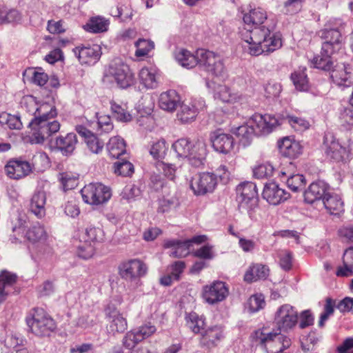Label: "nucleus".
<instances>
[{"instance_id": "nucleus-1", "label": "nucleus", "mask_w": 353, "mask_h": 353, "mask_svg": "<svg viewBox=\"0 0 353 353\" xmlns=\"http://www.w3.org/2000/svg\"><path fill=\"white\" fill-rule=\"evenodd\" d=\"M267 19L266 12L261 8H255L243 16V21L250 28H244L241 31L243 47L252 56L271 52L281 47V39L263 26Z\"/></svg>"}, {"instance_id": "nucleus-2", "label": "nucleus", "mask_w": 353, "mask_h": 353, "mask_svg": "<svg viewBox=\"0 0 353 353\" xmlns=\"http://www.w3.org/2000/svg\"><path fill=\"white\" fill-rule=\"evenodd\" d=\"M37 110V117L28 122V127L32 131L30 142L43 143L60 130L61 125L58 121L53 120L57 115V109L54 105L43 103Z\"/></svg>"}, {"instance_id": "nucleus-3", "label": "nucleus", "mask_w": 353, "mask_h": 353, "mask_svg": "<svg viewBox=\"0 0 353 353\" xmlns=\"http://www.w3.org/2000/svg\"><path fill=\"white\" fill-rule=\"evenodd\" d=\"M341 21L330 20L319 32L320 37L325 40L322 45L321 55L312 60L314 67L323 70H330L332 67V55L340 49L341 34L339 30Z\"/></svg>"}, {"instance_id": "nucleus-4", "label": "nucleus", "mask_w": 353, "mask_h": 353, "mask_svg": "<svg viewBox=\"0 0 353 353\" xmlns=\"http://www.w3.org/2000/svg\"><path fill=\"white\" fill-rule=\"evenodd\" d=\"M172 149L179 159H187L194 167L204 164L207 145L203 139H198L193 144L188 139H179L172 144Z\"/></svg>"}, {"instance_id": "nucleus-5", "label": "nucleus", "mask_w": 353, "mask_h": 353, "mask_svg": "<svg viewBox=\"0 0 353 353\" xmlns=\"http://www.w3.org/2000/svg\"><path fill=\"white\" fill-rule=\"evenodd\" d=\"M26 323L30 332L40 337L49 336L57 327L55 321L51 316L40 307L31 310L26 317Z\"/></svg>"}, {"instance_id": "nucleus-6", "label": "nucleus", "mask_w": 353, "mask_h": 353, "mask_svg": "<svg viewBox=\"0 0 353 353\" xmlns=\"http://www.w3.org/2000/svg\"><path fill=\"white\" fill-rule=\"evenodd\" d=\"M252 337L253 341L265 348L268 353H278L291 344L288 337L276 332H270L267 329L256 330Z\"/></svg>"}, {"instance_id": "nucleus-7", "label": "nucleus", "mask_w": 353, "mask_h": 353, "mask_svg": "<svg viewBox=\"0 0 353 353\" xmlns=\"http://www.w3.org/2000/svg\"><path fill=\"white\" fill-rule=\"evenodd\" d=\"M103 80L106 83L116 82L117 84L125 88L134 83V74L129 66L121 59L113 60L105 70Z\"/></svg>"}, {"instance_id": "nucleus-8", "label": "nucleus", "mask_w": 353, "mask_h": 353, "mask_svg": "<svg viewBox=\"0 0 353 353\" xmlns=\"http://www.w3.org/2000/svg\"><path fill=\"white\" fill-rule=\"evenodd\" d=\"M239 208L241 212H248L252 216V212L257 206V191L256 186L252 182H244L239 184L236 188Z\"/></svg>"}, {"instance_id": "nucleus-9", "label": "nucleus", "mask_w": 353, "mask_h": 353, "mask_svg": "<svg viewBox=\"0 0 353 353\" xmlns=\"http://www.w3.org/2000/svg\"><path fill=\"white\" fill-rule=\"evenodd\" d=\"M83 200L90 205H100L107 202L112 196L109 187L101 183H90L81 191Z\"/></svg>"}, {"instance_id": "nucleus-10", "label": "nucleus", "mask_w": 353, "mask_h": 353, "mask_svg": "<svg viewBox=\"0 0 353 353\" xmlns=\"http://www.w3.org/2000/svg\"><path fill=\"white\" fill-rule=\"evenodd\" d=\"M298 313L289 304L279 307L274 314V323L280 331L288 332L297 323Z\"/></svg>"}, {"instance_id": "nucleus-11", "label": "nucleus", "mask_w": 353, "mask_h": 353, "mask_svg": "<svg viewBox=\"0 0 353 353\" xmlns=\"http://www.w3.org/2000/svg\"><path fill=\"white\" fill-rule=\"evenodd\" d=\"M216 176L210 172H203L193 176L190 186L196 195L212 192L216 185Z\"/></svg>"}, {"instance_id": "nucleus-12", "label": "nucleus", "mask_w": 353, "mask_h": 353, "mask_svg": "<svg viewBox=\"0 0 353 353\" xmlns=\"http://www.w3.org/2000/svg\"><path fill=\"white\" fill-rule=\"evenodd\" d=\"M199 64L209 72L216 76L221 75L224 71L221 58L214 52L204 49L197 50Z\"/></svg>"}, {"instance_id": "nucleus-13", "label": "nucleus", "mask_w": 353, "mask_h": 353, "mask_svg": "<svg viewBox=\"0 0 353 353\" xmlns=\"http://www.w3.org/2000/svg\"><path fill=\"white\" fill-rule=\"evenodd\" d=\"M228 288L222 281L213 282L203 286L202 290V297L210 305H214L223 301L228 296Z\"/></svg>"}, {"instance_id": "nucleus-14", "label": "nucleus", "mask_w": 353, "mask_h": 353, "mask_svg": "<svg viewBox=\"0 0 353 353\" xmlns=\"http://www.w3.org/2000/svg\"><path fill=\"white\" fill-rule=\"evenodd\" d=\"M107 319L106 330L108 334L115 336L125 332L128 328L126 318L117 308L108 307L105 310Z\"/></svg>"}, {"instance_id": "nucleus-15", "label": "nucleus", "mask_w": 353, "mask_h": 353, "mask_svg": "<svg viewBox=\"0 0 353 353\" xmlns=\"http://www.w3.org/2000/svg\"><path fill=\"white\" fill-rule=\"evenodd\" d=\"M250 123L253 125L256 135L268 134L279 124L274 116L260 114H254L250 119Z\"/></svg>"}, {"instance_id": "nucleus-16", "label": "nucleus", "mask_w": 353, "mask_h": 353, "mask_svg": "<svg viewBox=\"0 0 353 353\" xmlns=\"http://www.w3.org/2000/svg\"><path fill=\"white\" fill-rule=\"evenodd\" d=\"M119 271L123 279L132 281L143 276L147 272V267L139 259H131L122 263L119 267Z\"/></svg>"}, {"instance_id": "nucleus-17", "label": "nucleus", "mask_w": 353, "mask_h": 353, "mask_svg": "<svg viewBox=\"0 0 353 353\" xmlns=\"http://www.w3.org/2000/svg\"><path fill=\"white\" fill-rule=\"evenodd\" d=\"M323 147L326 156L336 161H343L347 154L345 148L330 134L325 135Z\"/></svg>"}, {"instance_id": "nucleus-18", "label": "nucleus", "mask_w": 353, "mask_h": 353, "mask_svg": "<svg viewBox=\"0 0 353 353\" xmlns=\"http://www.w3.org/2000/svg\"><path fill=\"white\" fill-rule=\"evenodd\" d=\"M262 196L270 204L276 205L286 201L290 194L276 183L272 182L265 185Z\"/></svg>"}, {"instance_id": "nucleus-19", "label": "nucleus", "mask_w": 353, "mask_h": 353, "mask_svg": "<svg viewBox=\"0 0 353 353\" xmlns=\"http://www.w3.org/2000/svg\"><path fill=\"white\" fill-rule=\"evenodd\" d=\"M223 338V330L219 325L211 326L201 332L200 345L208 350H211L221 342Z\"/></svg>"}, {"instance_id": "nucleus-20", "label": "nucleus", "mask_w": 353, "mask_h": 353, "mask_svg": "<svg viewBox=\"0 0 353 353\" xmlns=\"http://www.w3.org/2000/svg\"><path fill=\"white\" fill-rule=\"evenodd\" d=\"M351 70L350 65L337 63L332 70L330 77L336 85L349 87L353 83V74Z\"/></svg>"}, {"instance_id": "nucleus-21", "label": "nucleus", "mask_w": 353, "mask_h": 353, "mask_svg": "<svg viewBox=\"0 0 353 353\" xmlns=\"http://www.w3.org/2000/svg\"><path fill=\"white\" fill-rule=\"evenodd\" d=\"M5 171L8 177L12 179H20L28 175L32 171L30 164L21 159H12L5 166Z\"/></svg>"}, {"instance_id": "nucleus-22", "label": "nucleus", "mask_w": 353, "mask_h": 353, "mask_svg": "<svg viewBox=\"0 0 353 353\" xmlns=\"http://www.w3.org/2000/svg\"><path fill=\"white\" fill-rule=\"evenodd\" d=\"M52 146L61 151L63 154L70 155L74 150L77 144L76 134L70 132L65 135H60L54 140H50Z\"/></svg>"}, {"instance_id": "nucleus-23", "label": "nucleus", "mask_w": 353, "mask_h": 353, "mask_svg": "<svg viewBox=\"0 0 353 353\" xmlns=\"http://www.w3.org/2000/svg\"><path fill=\"white\" fill-rule=\"evenodd\" d=\"M294 165L290 163L288 166L281 171V176L287 177L286 184L288 187L293 192H297L302 191L305 186V179L303 175L299 174H293Z\"/></svg>"}, {"instance_id": "nucleus-24", "label": "nucleus", "mask_w": 353, "mask_h": 353, "mask_svg": "<svg viewBox=\"0 0 353 353\" xmlns=\"http://www.w3.org/2000/svg\"><path fill=\"white\" fill-rule=\"evenodd\" d=\"M210 139L214 150L221 153L227 154L233 149L234 139L230 134L214 132Z\"/></svg>"}, {"instance_id": "nucleus-25", "label": "nucleus", "mask_w": 353, "mask_h": 353, "mask_svg": "<svg viewBox=\"0 0 353 353\" xmlns=\"http://www.w3.org/2000/svg\"><path fill=\"white\" fill-rule=\"evenodd\" d=\"M327 192V186L323 181L312 183L304 192V199L308 203L323 199Z\"/></svg>"}, {"instance_id": "nucleus-26", "label": "nucleus", "mask_w": 353, "mask_h": 353, "mask_svg": "<svg viewBox=\"0 0 353 353\" xmlns=\"http://www.w3.org/2000/svg\"><path fill=\"white\" fill-rule=\"evenodd\" d=\"M180 101L181 98L178 93L170 90L160 94L159 105L162 110L172 112L179 105Z\"/></svg>"}, {"instance_id": "nucleus-27", "label": "nucleus", "mask_w": 353, "mask_h": 353, "mask_svg": "<svg viewBox=\"0 0 353 353\" xmlns=\"http://www.w3.org/2000/svg\"><path fill=\"white\" fill-rule=\"evenodd\" d=\"M78 50V57L81 63L93 64L101 57V48L99 45L83 46Z\"/></svg>"}, {"instance_id": "nucleus-28", "label": "nucleus", "mask_w": 353, "mask_h": 353, "mask_svg": "<svg viewBox=\"0 0 353 353\" xmlns=\"http://www.w3.org/2000/svg\"><path fill=\"white\" fill-rule=\"evenodd\" d=\"M17 281V275L8 271L0 274V304L6 300Z\"/></svg>"}, {"instance_id": "nucleus-29", "label": "nucleus", "mask_w": 353, "mask_h": 353, "mask_svg": "<svg viewBox=\"0 0 353 353\" xmlns=\"http://www.w3.org/2000/svg\"><path fill=\"white\" fill-rule=\"evenodd\" d=\"M190 244L188 241H181L175 239L165 240L163 247L172 248L170 255L175 258L185 257L189 254Z\"/></svg>"}, {"instance_id": "nucleus-30", "label": "nucleus", "mask_w": 353, "mask_h": 353, "mask_svg": "<svg viewBox=\"0 0 353 353\" xmlns=\"http://www.w3.org/2000/svg\"><path fill=\"white\" fill-rule=\"evenodd\" d=\"M279 148L282 156L294 159L301 153V146L299 143L292 141L288 137L282 139L279 143Z\"/></svg>"}, {"instance_id": "nucleus-31", "label": "nucleus", "mask_w": 353, "mask_h": 353, "mask_svg": "<svg viewBox=\"0 0 353 353\" xmlns=\"http://www.w3.org/2000/svg\"><path fill=\"white\" fill-rule=\"evenodd\" d=\"M231 132L239 138L243 145L250 144L253 137L256 135L253 125L250 123V119L246 124L239 127H232Z\"/></svg>"}, {"instance_id": "nucleus-32", "label": "nucleus", "mask_w": 353, "mask_h": 353, "mask_svg": "<svg viewBox=\"0 0 353 353\" xmlns=\"http://www.w3.org/2000/svg\"><path fill=\"white\" fill-rule=\"evenodd\" d=\"M269 274V269L262 264H253L246 271L244 280L251 283L259 279H265Z\"/></svg>"}, {"instance_id": "nucleus-33", "label": "nucleus", "mask_w": 353, "mask_h": 353, "mask_svg": "<svg viewBox=\"0 0 353 353\" xmlns=\"http://www.w3.org/2000/svg\"><path fill=\"white\" fill-rule=\"evenodd\" d=\"M339 276H350L353 275V247L346 249L343 255V265L336 271Z\"/></svg>"}, {"instance_id": "nucleus-34", "label": "nucleus", "mask_w": 353, "mask_h": 353, "mask_svg": "<svg viewBox=\"0 0 353 353\" xmlns=\"http://www.w3.org/2000/svg\"><path fill=\"white\" fill-rule=\"evenodd\" d=\"M214 96L216 99L228 103H235L242 99L241 94L233 92L225 85H219Z\"/></svg>"}, {"instance_id": "nucleus-35", "label": "nucleus", "mask_w": 353, "mask_h": 353, "mask_svg": "<svg viewBox=\"0 0 353 353\" xmlns=\"http://www.w3.org/2000/svg\"><path fill=\"white\" fill-rule=\"evenodd\" d=\"M325 209L330 214H339L343 210V202L336 194L327 192L322 201Z\"/></svg>"}, {"instance_id": "nucleus-36", "label": "nucleus", "mask_w": 353, "mask_h": 353, "mask_svg": "<svg viewBox=\"0 0 353 353\" xmlns=\"http://www.w3.org/2000/svg\"><path fill=\"white\" fill-rule=\"evenodd\" d=\"M198 112L199 110L194 105L183 103L180 105V109L176 116L179 121L182 123H188L195 120Z\"/></svg>"}, {"instance_id": "nucleus-37", "label": "nucleus", "mask_w": 353, "mask_h": 353, "mask_svg": "<svg viewBox=\"0 0 353 353\" xmlns=\"http://www.w3.org/2000/svg\"><path fill=\"white\" fill-rule=\"evenodd\" d=\"M140 83L148 89L156 88L158 85L156 70L153 68H143L139 74Z\"/></svg>"}, {"instance_id": "nucleus-38", "label": "nucleus", "mask_w": 353, "mask_h": 353, "mask_svg": "<svg viewBox=\"0 0 353 353\" xmlns=\"http://www.w3.org/2000/svg\"><path fill=\"white\" fill-rule=\"evenodd\" d=\"M46 196L44 192H36L32 197L30 202V210L38 217H42L46 214Z\"/></svg>"}, {"instance_id": "nucleus-39", "label": "nucleus", "mask_w": 353, "mask_h": 353, "mask_svg": "<svg viewBox=\"0 0 353 353\" xmlns=\"http://www.w3.org/2000/svg\"><path fill=\"white\" fill-rule=\"evenodd\" d=\"M110 108L112 116L117 120L121 122H129L132 120V117L125 103L119 104L115 101H111Z\"/></svg>"}, {"instance_id": "nucleus-40", "label": "nucleus", "mask_w": 353, "mask_h": 353, "mask_svg": "<svg viewBox=\"0 0 353 353\" xmlns=\"http://www.w3.org/2000/svg\"><path fill=\"white\" fill-rule=\"evenodd\" d=\"M107 148L110 155L112 158H119L120 156L125 152V143L120 137H112L108 145Z\"/></svg>"}, {"instance_id": "nucleus-41", "label": "nucleus", "mask_w": 353, "mask_h": 353, "mask_svg": "<svg viewBox=\"0 0 353 353\" xmlns=\"http://www.w3.org/2000/svg\"><path fill=\"white\" fill-rule=\"evenodd\" d=\"M176 61L184 68H192L199 64L197 54L196 56L184 49L179 50L176 54Z\"/></svg>"}, {"instance_id": "nucleus-42", "label": "nucleus", "mask_w": 353, "mask_h": 353, "mask_svg": "<svg viewBox=\"0 0 353 353\" xmlns=\"http://www.w3.org/2000/svg\"><path fill=\"white\" fill-rule=\"evenodd\" d=\"M109 22L103 17H95L90 19L83 28L90 32L99 33L108 30Z\"/></svg>"}, {"instance_id": "nucleus-43", "label": "nucleus", "mask_w": 353, "mask_h": 353, "mask_svg": "<svg viewBox=\"0 0 353 353\" xmlns=\"http://www.w3.org/2000/svg\"><path fill=\"white\" fill-rule=\"evenodd\" d=\"M169 149V145L164 139H160L152 145L150 154L155 159H163Z\"/></svg>"}, {"instance_id": "nucleus-44", "label": "nucleus", "mask_w": 353, "mask_h": 353, "mask_svg": "<svg viewBox=\"0 0 353 353\" xmlns=\"http://www.w3.org/2000/svg\"><path fill=\"white\" fill-rule=\"evenodd\" d=\"M59 180L64 191L75 188L79 183L78 174L68 172L61 173Z\"/></svg>"}, {"instance_id": "nucleus-45", "label": "nucleus", "mask_w": 353, "mask_h": 353, "mask_svg": "<svg viewBox=\"0 0 353 353\" xmlns=\"http://www.w3.org/2000/svg\"><path fill=\"white\" fill-rule=\"evenodd\" d=\"M291 79L297 90L304 92L308 90V80L304 71L294 72L291 74Z\"/></svg>"}, {"instance_id": "nucleus-46", "label": "nucleus", "mask_w": 353, "mask_h": 353, "mask_svg": "<svg viewBox=\"0 0 353 353\" xmlns=\"http://www.w3.org/2000/svg\"><path fill=\"white\" fill-rule=\"evenodd\" d=\"M94 254V244L87 240L80 241L77 245V254L83 259H90Z\"/></svg>"}, {"instance_id": "nucleus-47", "label": "nucleus", "mask_w": 353, "mask_h": 353, "mask_svg": "<svg viewBox=\"0 0 353 353\" xmlns=\"http://www.w3.org/2000/svg\"><path fill=\"white\" fill-rule=\"evenodd\" d=\"M284 119L296 131L305 130L310 126L307 120L294 115H287Z\"/></svg>"}, {"instance_id": "nucleus-48", "label": "nucleus", "mask_w": 353, "mask_h": 353, "mask_svg": "<svg viewBox=\"0 0 353 353\" xmlns=\"http://www.w3.org/2000/svg\"><path fill=\"white\" fill-rule=\"evenodd\" d=\"M21 20V14L15 9H11L8 11L0 10L1 23H19Z\"/></svg>"}, {"instance_id": "nucleus-49", "label": "nucleus", "mask_w": 353, "mask_h": 353, "mask_svg": "<svg viewBox=\"0 0 353 353\" xmlns=\"http://www.w3.org/2000/svg\"><path fill=\"white\" fill-rule=\"evenodd\" d=\"M265 305L264 296L262 294H254L248 301L246 307L250 312H256Z\"/></svg>"}, {"instance_id": "nucleus-50", "label": "nucleus", "mask_w": 353, "mask_h": 353, "mask_svg": "<svg viewBox=\"0 0 353 353\" xmlns=\"http://www.w3.org/2000/svg\"><path fill=\"white\" fill-rule=\"evenodd\" d=\"M114 173L122 176H129L134 172L133 165L128 161H118L114 164Z\"/></svg>"}, {"instance_id": "nucleus-51", "label": "nucleus", "mask_w": 353, "mask_h": 353, "mask_svg": "<svg viewBox=\"0 0 353 353\" xmlns=\"http://www.w3.org/2000/svg\"><path fill=\"white\" fill-rule=\"evenodd\" d=\"M135 46L137 47L135 52L137 57H144L147 55L154 47V44L152 41L146 39H139L135 43Z\"/></svg>"}, {"instance_id": "nucleus-52", "label": "nucleus", "mask_w": 353, "mask_h": 353, "mask_svg": "<svg viewBox=\"0 0 353 353\" xmlns=\"http://www.w3.org/2000/svg\"><path fill=\"white\" fill-rule=\"evenodd\" d=\"M46 231L44 228L39 224L31 227L26 232V236L30 241H38L46 237Z\"/></svg>"}, {"instance_id": "nucleus-53", "label": "nucleus", "mask_w": 353, "mask_h": 353, "mask_svg": "<svg viewBox=\"0 0 353 353\" xmlns=\"http://www.w3.org/2000/svg\"><path fill=\"white\" fill-rule=\"evenodd\" d=\"M274 168L269 163H265L256 166L253 169V173L255 177L258 179H263L272 176Z\"/></svg>"}, {"instance_id": "nucleus-54", "label": "nucleus", "mask_w": 353, "mask_h": 353, "mask_svg": "<svg viewBox=\"0 0 353 353\" xmlns=\"http://www.w3.org/2000/svg\"><path fill=\"white\" fill-rule=\"evenodd\" d=\"M84 241L93 243L94 241H101L103 239L104 232L100 228L90 227L85 230Z\"/></svg>"}, {"instance_id": "nucleus-55", "label": "nucleus", "mask_w": 353, "mask_h": 353, "mask_svg": "<svg viewBox=\"0 0 353 353\" xmlns=\"http://www.w3.org/2000/svg\"><path fill=\"white\" fill-rule=\"evenodd\" d=\"M135 331L138 334V337H139L141 341H143L153 335L157 331V327L150 322H148L139 326Z\"/></svg>"}, {"instance_id": "nucleus-56", "label": "nucleus", "mask_w": 353, "mask_h": 353, "mask_svg": "<svg viewBox=\"0 0 353 353\" xmlns=\"http://www.w3.org/2000/svg\"><path fill=\"white\" fill-rule=\"evenodd\" d=\"M141 341L135 330H133L125 334L123 339V345L125 348L132 350Z\"/></svg>"}, {"instance_id": "nucleus-57", "label": "nucleus", "mask_w": 353, "mask_h": 353, "mask_svg": "<svg viewBox=\"0 0 353 353\" xmlns=\"http://www.w3.org/2000/svg\"><path fill=\"white\" fill-rule=\"evenodd\" d=\"M85 143L90 151L94 154L101 152L104 146V143L94 134L90 135Z\"/></svg>"}, {"instance_id": "nucleus-58", "label": "nucleus", "mask_w": 353, "mask_h": 353, "mask_svg": "<svg viewBox=\"0 0 353 353\" xmlns=\"http://www.w3.org/2000/svg\"><path fill=\"white\" fill-rule=\"evenodd\" d=\"M22 104L28 112L33 114L34 118L37 117L38 111L37 109H39L41 104L38 105L34 97L32 96L26 97L23 98Z\"/></svg>"}, {"instance_id": "nucleus-59", "label": "nucleus", "mask_w": 353, "mask_h": 353, "mask_svg": "<svg viewBox=\"0 0 353 353\" xmlns=\"http://www.w3.org/2000/svg\"><path fill=\"white\" fill-rule=\"evenodd\" d=\"M190 327L195 334H201V332L205 330V322L202 317H199L195 314L190 315Z\"/></svg>"}, {"instance_id": "nucleus-60", "label": "nucleus", "mask_w": 353, "mask_h": 353, "mask_svg": "<svg viewBox=\"0 0 353 353\" xmlns=\"http://www.w3.org/2000/svg\"><path fill=\"white\" fill-rule=\"evenodd\" d=\"M140 194L141 190L138 187L134 185H129L124 188L121 193V196L122 199L130 201L139 196Z\"/></svg>"}, {"instance_id": "nucleus-61", "label": "nucleus", "mask_w": 353, "mask_h": 353, "mask_svg": "<svg viewBox=\"0 0 353 353\" xmlns=\"http://www.w3.org/2000/svg\"><path fill=\"white\" fill-rule=\"evenodd\" d=\"M65 213L70 217H76L80 213L78 201L75 198H70L65 205Z\"/></svg>"}, {"instance_id": "nucleus-62", "label": "nucleus", "mask_w": 353, "mask_h": 353, "mask_svg": "<svg viewBox=\"0 0 353 353\" xmlns=\"http://www.w3.org/2000/svg\"><path fill=\"white\" fill-rule=\"evenodd\" d=\"M282 90L281 85L274 81H269L265 85V92L267 97H279Z\"/></svg>"}, {"instance_id": "nucleus-63", "label": "nucleus", "mask_w": 353, "mask_h": 353, "mask_svg": "<svg viewBox=\"0 0 353 353\" xmlns=\"http://www.w3.org/2000/svg\"><path fill=\"white\" fill-rule=\"evenodd\" d=\"M157 168L160 172L162 171L163 174L169 179L172 181L174 179L176 169L172 164L159 161L157 163Z\"/></svg>"}, {"instance_id": "nucleus-64", "label": "nucleus", "mask_w": 353, "mask_h": 353, "mask_svg": "<svg viewBox=\"0 0 353 353\" xmlns=\"http://www.w3.org/2000/svg\"><path fill=\"white\" fill-rule=\"evenodd\" d=\"M280 265L285 270H289L292 267V253L288 250H281L279 254Z\"/></svg>"}]
</instances>
